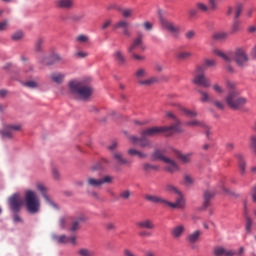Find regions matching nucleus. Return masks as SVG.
Here are the masks:
<instances>
[{
  "label": "nucleus",
  "mask_w": 256,
  "mask_h": 256,
  "mask_svg": "<svg viewBox=\"0 0 256 256\" xmlns=\"http://www.w3.org/2000/svg\"><path fill=\"white\" fill-rule=\"evenodd\" d=\"M72 95H77L83 101H87L93 95V86L85 80H72L68 83Z\"/></svg>",
  "instance_id": "obj_1"
},
{
  "label": "nucleus",
  "mask_w": 256,
  "mask_h": 256,
  "mask_svg": "<svg viewBox=\"0 0 256 256\" xmlns=\"http://www.w3.org/2000/svg\"><path fill=\"white\" fill-rule=\"evenodd\" d=\"M215 55L221 57L225 63L235 61L238 67H247V63H249V55H247V52H245L243 48H238L235 52H230L228 54H225L220 50H215Z\"/></svg>",
  "instance_id": "obj_2"
},
{
  "label": "nucleus",
  "mask_w": 256,
  "mask_h": 256,
  "mask_svg": "<svg viewBox=\"0 0 256 256\" xmlns=\"http://www.w3.org/2000/svg\"><path fill=\"white\" fill-rule=\"evenodd\" d=\"M105 183H113V177L109 175H105L102 178H95L93 176H88L86 178V186L88 187L86 193L89 195V197H92V199H95L96 201H99L101 197L99 196V192L92 189H99L105 185Z\"/></svg>",
  "instance_id": "obj_3"
},
{
  "label": "nucleus",
  "mask_w": 256,
  "mask_h": 256,
  "mask_svg": "<svg viewBox=\"0 0 256 256\" xmlns=\"http://www.w3.org/2000/svg\"><path fill=\"white\" fill-rule=\"evenodd\" d=\"M25 207L28 213L31 215L37 214L41 209V201L39 200V196H37V192L33 190H27L25 192Z\"/></svg>",
  "instance_id": "obj_4"
},
{
  "label": "nucleus",
  "mask_w": 256,
  "mask_h": 256,
  "mask_svg": "<svg viewBox=\"0 0 256 256\" xmlns=\"http://www.w3.org/2000/svg\"><path fill=\"white\" fill-rule=\"evenodd\" d=\"M225 101L228 107L234 111H239V109L247 105V98L239 96V92L237 90H230Z\"/></svg>",
  "instance_id": "obj_5"
},
{
  "label": "nucleus",
  "mask_w": 256,
  "mask_h": 256,
  "mask_svg": "<svg viewBox=\"0 0 256 256\" xmlns=\"http://www.w3.org/2000/svg\"><path fill=\"white\" fill-rule=\"evenodd\" d=\"M144 37L145 35L143 34V32H138L132 44L127 48L128 53H131V57L135 61H145V56L134 53V51L137 49H141V51H145V45L143 44Z\"/></svg>",
  "instance_id": "obj_6"
},
{
  "label": "nucleus",
  "mask_w": 256,
  "mask_h": 256,
  "mask_svg": "<svg viewBox=\"0 0 256 256\" xmlns=\"http://www.w3.org/2000/svg\"><path fill=\"white\" fill-rule=\"evenodd\" d=\"M205 71V66H197L192 83L199 87H203L204 89H209V87H211V80L205 76Z\"/></svg>",
  "instance_id": "obj_7"
},
{
  "label": "nucleus",
  "mask_w": 256,
  "mask_h": 256,
  "mask_svg": "<svg viewBox=\"0 0 256 256\" xmlns=\"http://www.w3.org/2000/svg\"><path fill=\"white\" fill-rule=\"evenodd\" d=\"M134 77L136 78L138 85H141L142 87H151V85H155V83L159 81L157 77L145 79V77H147V69L145 68H138L134 73Z\"/></svg>",
  "instance_id": "obj_8"
},
{
  "label": "nucleus",
  "mask_w": 256,
  "mask_h": 256,
  "mask_svg": "<svg viewBox=\"0 0 256 256\" xmlns=\"http://www.w3.org/2000/svg\"><path fill=\"white\" fill-rule=\"evenodd\" d=\"M160 25L164 31H167L173 37H178L179 33H181V28L179 25L175 24L171 20L160 18Z\"/></svg>",
  "instance_id": "obj_9"
},
{
  "label": "nucleus",
  "mask_w": 256,
  "mask_h": 256,
  "mask_svg": "<svg viewBox=\"0 0 256 256\" xmlns=\"http://www.w3.org/2000/svg\"><path fill=\"white\" fill-rule=\"evenodd\" d=\"M166 117H168V119H172L174 121V123L170 126H162V127L167 129L166 132L167 133H180V131H181V120H179V118H177V115H175L171 111H167L166 112Z\"/></svg>",
  "instance_id": "obj_10"
},
{
  "label": "nucleus",
  "mask_w": 256,
  "mask_h": 256,
  "mask_svg": "<svg viewBox=\"0 0 256 256\" xmlns=\"http://www.w3.org/2000/svg\"><path fill=\"white\" fill-rule=\"evenodd\" d=\"M167 129L169 128H165L163 126H154L151 128H147L141 131L140 135L143 138H149V137H157V135H161L162 133H167Z\"/></svg>",
  "instance_id": "obj_11"
},
{
  "label": "nucleus",
  "mask_w": 256,
  "mask_h": 256,
  "mask_svg": "<svg viewBox=\"0 0 256 256\" xmlns=\"http://www.w3.org/2000/svg\"><path fill=\"white\" fill-rule=\"evenodd\" d=\"M21 129H23L21 124H8L1 131V135L6 139H13V137H15V133L21 131Z\"/></svg>",
  "instance_id": "obj_12"
},
{
  "label": "nucleus",
  "mask_w": 256,
  "mask_h": 256,
  "mask_svg": "<svg viewBox=\"0 0 256 256\" xmlns=\"http://www.w3.org/2000/svg\"><path fill=\"white\" fill-rule=\"evenodd\" d=\"M8 203L13 213H19V211H21V207H23V198H21V195L16 193L9 198Z\"/></svg>",
  "instance_id": "obj_13"
},
{
  "label": "nucleus",
  "mask_w": 256,
  "mask_h": 256,
  "mask_svg": "<svg viewBox=\"0 0 256 256\" xmlns=\"http://www.w3.org/2000/svg\"><path fill=\"white\" fill-rule=\"evenodd\" d=\"M175 202H169L166 200V205L170 207V209H185V195L183 192H179L174 195Z\"/></svg>",
  "instance_id": "obj_14"
},
{
  "label": "nucleus",
  "mask_w": 256,
  "mask_h": 256,
  "mask_svg": "<svg viewBox=\"0 0 256 256\" xmlns=\"http://www.w3.org/2000/svg\"><path fill=\"white\" fill-rule=\"evenodd\" d=\"M196 9L200 13H207L208 11H217V2L215 0H209V6L203 2H198L196 4Z\"/></svg>",
  "instance_id": "obj_15"
},
{
  "label": "nucleus",
  "mask_w": 256,
  "mask_h": 256,
  "mask_svg": "<svg viewBox=\"0 0 256 256\" xmlns=\"http://www.w3.org/2000/svg\"><path fill=\"white\" fill-rule=\"evenodd\" d=\"M36 188L40 191L42 194L43 198L45 199L47 205L50 207H53L54 209H58L57 204H55L52 200L51 197L47 195V188L43 184H37Z\"/></svg>",
  "instance_id": "obj_16"
},
{
  "label": "nucleus",
  "mask_w": 256,
  "mask_h": 256,
  "mask_svg": "<svg viewBox=\"0 0 256 256\" xmlns=\"http://www.w3.org/2000/svg\"><path fill=\"white\" fill-rule=\"evenodd\" d=\"M170 235L173 239H181L185 235V225L178 224L174 226L170 231Z\"/></svg>",
  "instance_id": "obj_17"
},
{
  "label": "nucleus",
  "mask_w": 256,
  "mask_h": 256,
  "mask_svg": "<svg viewBox=\"0 0 256 256\" xmlns=\"http://www.w3.org/2000/svg\"><path fill=\"white\" fill-rule=\"evenodd\" d=\"M163 163L166 164V171H168L169 173H175L179 171V165L177 164V162H175V160L166 157L163 158Z\"/></svg>",
  "instance_id": "obj_18"
},
{
  "label": "nucleus",
  "mask_w": 256,
  "mask_h": 256,
  "mask_svg": "<svg viewBox=\"0 0 256 256\" xmlns=\"http://www.w3.org/2000/svg\"><path fill=\"white\" fill-rule=\"evenodd\" d=\"M214 255L215 256H235L237 252L235 250L226 249L223 246H217L214 248Z\"/></svg>",
  "instance_id": "obj_19"
},
{
  "label": "nucleus",
  "mask_w": 256,
  "mask_h": 256,
  "mask_svg": "<svg viewBox=\"0 0 256 256\" xmlns=\"http://www.w3.org/2000/svg\"><path fill=\"white\" fill-rule=\"evenodd\" d=\"M85 221H87V216L83 214L79 215L76 218H73L70 226V231L72 232L78 231L79 225H81V223H85Z\"/></svg>",
  "instance_id": "obj_20"
},
{
  "label": "nucleus",
  "mask_w": 256,
  "mask_h": 256,
  "mask_svg": "<svg viewBox=\"0 0 256 256\" xmlns=\"http://www.w3.org/2000/svg\"><path fill=\"white\" fill-rule=\"evenodd\" d=\"M112 159L118 163V165H131V161L125 158L121 152H114Z\"/></svg>",
  "instance_id": "obj_21"
},
{
  "label": "nucleus",
  "mask_w": 256,
  "mask_h": 256,
  "mask_svg": "<svg viewBox=\"0 0 256 256\" xmlns=\"http://www.w3.org/2000/svg\"><path fill=\"white\" fill-rule=\"evenodd\" d=\"M146 201H150V203H156L157 205H166L167 200L165 198L159 197L157 195L146 194Z\"/></svg>",
  "instance_id": "obj_22"
},
{
  "label": "nucleus",
  "mask_w": 256,
  "mask_h": 256,
  "mask_svg": "<svg viewBox=\"0 0 256 256\" xmlns=\"http://www.w3.org/2000/svg\"><path fill=\"white\" fill-rule=\"evenodd\" d=\"M136 227H138L139 229L153 230L155 229V223H153V221L150 219H145L137 222Z\"/></svg>",
  "instance_id": "obj_23"
},
{
  "label": "nucleus",
  "mask_w": 256,
  "mask_h": 256,
  "mask_svg": "<svg viewBox=\"0 0 256 256\" xmlns=\"http://www.w3.org/2000/svg\"><path fill=\"white\" fill-rule=\"evenodd\" d=\"M113 57L114 61L118 63V65H125V63H127V58L121 50H116L113 54Z\"/></svg>",
  "instance_id": "obj_24"
},
{
  "label": "nucleus",
  "mask_w": 256,
  "mask_h": 256,
  "mask_svg": "<svg viewBox=\"0 0 256 256\" xmlns=\"http://www.w3.org/2000/svg\"><path fill=\"white\" fill-rule=\"evenodd\" d=\"M75 2L73 0H56V7L58 9H73Z\"/></svg>",
  "instance_id": "obj_25"
},
{
  "label": "nucleus",
  "mask_w": 256,
  "mask_h": 256,
  "mask_svg": "<svg viewBox=\"0 0 256 256\" xmlns=\"http://www.w3.org/2000/svg\"><path fill=\"white\" fill-rule=\"evenodd\" d=\"M201 235H203V232L201 230H195L194 232L190 233L187 237L188 243L191 245L197 243L199 239H201Z\"/></svg>",
  "instance_id": "obj_26"
},
{
  "label": "nucleus",
  "mask_w": 256,
  "mask_h": 256,
  "mask_svg": "<svg viewBox=\"0 0 256 256\" xmlns=\"http://www.w3.org/2000/svg\"><path fill=\"white\" fill-rule=\"evenodd\" d=\"M50 79L53 83H56V85H61L63 81H65V74L61 72H54L50 75Z\"/></svg>",
  "instance_id": "obj_27"
},
{
  "label": "nucleus",
  "mask_w": 256,
  "mask_h": 256,
  "mask_svg": "<svg viewBox=\"0 0 256 256\" xmlns=\"http://www.w3.org/2000/svg\"><path fill=\"white\" fill-rule=\"evenodd\" d=\"M236 158L238 161V167L240 169L241 175H245V169L247 167V162L245 161V157H243V154H237Z\"/></svg>",
  "instance_id": "obj_28"
},
{
  "label": "nucleus",
  "mask_w": 256,
  "mask_h": 256,
  "mask_svg": "<svg viewBox=\"0 0 256 256\" xmlns=\"http://www.w3.org/2000/svg\"><path fill=\"white\" fill-rule=\"evenodd\" d=\"M186 127H201L202 129H209V126L205 124L203 121H199L197 119L190 120L185 123Z\"/></svg>",
  "instance_id": "obj_29"
},
{
  "label": "nucleus",
  "mask_w": 256,
  "mask_h": 256,
  "mask_svg": "<svg viewBox=\"0 0 256 256\" xmlns=\"http://www.w3.org/2000/svg\"><path fill=\"white\" fill-rule=\"evenodd\" d=\"M179 110L181 111V113H183V115H185V117H189L190 119H195V117L199 115L196 110H191L183 106H180Z\"/></svg>",
  "instance_id": "obj_30"
},
{
  "label": "nucleus",
  "mask_w": 256,
  "mask_h": 256,
  "mask_svg": "<svg viewBox=\"0 0 256 256\" xmlns=\"http://www.w3.org/2000/svg\"><path fill=\"white\" fill-rule=\"evenodd\" d=\"M127 154L130 155V157H139V159H146L147 154L135 149V148H130L127 151Z\"/></svg>",
  "instance_id": "obj_31"
},
{
  "label": "nucleus",
  "mask_w": 256,
  "mask_h": 256,
  "mask_svg": "<svg viewBox=\"0 0 256 256\" xmlns=\"http://www.w3.org/2000/svg\"><path fill=\"white\" fill-rule=\"evenodd\" d=\"M244 210H245V215H246V233H251V227L253 225V220H251V217L247 215V201H244Z\"/></svg>",
  "instance_id": "obj_32"
},
{
  "label": "nucleus",
  "mask_w": 256,
  "mask_h": 256,
  "mask_svg": "<svg viewBox=\"0 0 256 256\" xmlns=\"http://www.w3.org/2000/svg\"><path fill=\"white\" fill-rule=\"evenodd\" d=\"M192 156H193L192 153L183 154L181 152H177V158L179 159V161H181V163H184V164L191 163Z\"/></svg>",
  "instance_id": "obj_33"
},
{
  "label": "nucleus",
  "mask_w": 256,
  "mask_h": 256,
  "mask_svg": "<svg viewBox=\"0 0 256 256\" xmlns=\"http://www.w3.org/2000/svg\"><path fill=\"white\" fill-rule=\"evenodd\" d=\"M215 197V193L211 191H205L204 192V207L207 208L209 205H211V200Z\"/></svg>",
  "instance_id": "obj_34"
},
{
  "label": "nucleus",
  "mask_w": 256,
  "mask_h": 256,
  "mask_svg": "<svg viewBox=\"0 0 256 256\" xmlns=\"http://www.w3.org/2000/svg\"><path fill=\"white\" fill-rule=\"evenodd\" d=\"M198 93L200 94V101L201 103H212L211 95H209L207 92L199 89Z\"/></svg>",
  "instance_id": "obj_35"
},
{
  "label": "nucleus",
  "mask_w": 256,
  "mask_h": 256,
  "mask_svg": "<svg viewBox=\"0 0 256 256\" xmlns=\"http://www.w3.org/2000/svg\"><path fill=\"white\" fill-rule=\"evenodd\" d=\"M164 191L166 193H170L171 195H177V193L181 192V190H179V188H177L176 186H174L172 184H166L164 186Z\"/></svg>",
  "instance_id": "obj_36"
},
{
  "label": "nucleus",
  "mask_w": 256,
  "mask_h": 256,
  "mask_svg": "<svg viewBox=\"0 0 256 256\" xmlns=\"http://www.w3.org/2000/svg\"><path fill=\"white\" fill-rule=\"evenodd\" d=\"M52 239L53 241H56V243L60 244L69 243V237H67L66 235L57 236V234H53Z\"/></svg>",
  "instance_id": "obj_37"
},
{
  "label": "nucleus",
  "mask_w": 256,
  "mask_h": 256,
  "mask_svg": "<svg viewBox=\"0 0 256 256\" xmlns=\"http://www.w3.org/2000/svg\"><path fill=\"white\" fill-rule=\"evenodd\" d=\"M45 43V40L43 38H38L34 45V51L35 53H41L43 51V44Z\"/></svg>",
  "instance_id": "obj_38"
},
{
  "label": "nucleus",
  "mask_w": 256,
  "mask_h": 256,
  "mask_svg": "<svg viewBox=\"0 0 256 256\" xmlns=\"http://www.w3.org/2000/svg\"><path fill=\"white\" fill-rule=\"evenodd\" d=\"M131 195H133V193L130 190H122L119 193V199L122 201H129V199H131Z\"/></svg>",
  "instance_id": "obj_39"
},
{
  "label": "nucleus",
  "mask_w": 256,
  "mask_h": 256,
  "mask_svg": "<svg viewBox=\"0 0 256 256\" xmlns=\"http://www.w3.org/2000/svg\"><path fill=\"white\" fill-rule=\"evenodd\" d=\"M227 37H229V34L227 32H216L213 35V39H215V41H225Z\"/></svg>",
  "instance_id": "obj_40"
},
{
  "label": "nucleus",
  "mask_w": 256,
  "mask_h": 256,
  "mask_svg": "<svg viewBox=\"0 0 256 256\" xmlns=\"http://www.w3.org/2000/svg\"><path fill=\"white\" fill-rule=\"evenodd\" d=\"M241 13H243V4L237 3L234 8V19L237 20L238 17H241Z\"/></svg>",
  "instance_id": "obj_41"
},
{
  "label": "nucleus",
  "mask_w": 256,
  "mask_h": 256,
  "mask_svg": "<svg viewBox=\"0 0 256 256\" xmlns=\"http://www.w3.org/2000/svg\"><path fill=\"white\" fill-rule=\"evenodd\" d=\"M249 147L251 151L254 153V155H256V134L250 136Z\"/></svg>",
  "instance_id": "obj_42"
},
{
  "label": "nucleus",
  "mask_w": 256,
  "mask_h": 256,
  "mask_svg": "<svg viewBox=\"0 0 256 256\" xmlns=\"http://www.w3.org/2000/svg\"><path fill=\"white\" fill-rule=\"evenodd\" d=\"M176 57L180 61H185V59H189V57H191V52L181 51L176 54Z\"/></svg>",
  "instance_id": "obj_43"
},
{
  "label": "nucleus",
  "mask_w": 256,
  "mask_h": 256,
  "mask_svg": "<svg viewBox=\"0 0 256 256\" xmlns=\"http://www.w3.org/2000/svg\"><path fill=\"white\" fill-rule=\"evenodd\" d=\"M129 27V22L126 20H120L114 25V29H127Z\"/></svg>",
  "instance_id": "obj_44"
},
{
  "label": "nucleus",
  "mask_w": 256,
  "mask_h": 256,
  "mask_svg": "<svg viewBox=\"0 0 256 256\" xmlns=\"http://www.w3.org/2000/svg\"><path fill=\"white\" fill-rule=\"evenodd\" d=\"M78 255H80V256H95V252H93L92 250H89L87 248H81L78 251Z\"/></svg>",
  "instance_id": "obj_45"
},
{
  "label": "nucleus",
  "mask_w": 256,
  "mask_h": 256,
  "mask_svg": "<svg viewBox=\"0 0 256 256\" xmlns=\"http://www.w3.org/2000/svg\"><path fill=\"white\" fill-rule=\"evenodd\" d=\"M139 146L142 149H145L147 147H151V141H149L147 138H143V136H141Z\"/></svg>",
  "instance_id": "obj_46"
},
{
  "label": "nucleus",
  "mask_w": 256,
  "mask_h": 256,
  "mask_svg": "<svg viewBox=\"0 0 256 256\" xmlns=\"http://www.w3.org/2000/svg\"><path fill=\"white\" fill-rule=\"evenodd\" d=\"M22 85L28 89H37V87H39V84L36 81H26L23 82Z\"/></svg>",
  "instance_id": "obj_47"
},
{
  "label": "nucleus",
  "mask_w": 256,
  "mask_h": 256,
  "mask_svg": "<svg viewBox=\"0 0 256 256\" xmlns=\"http://www.w3.org/2000/svg\"><path fill=\"white\" fill-rule=\"evenodd\" d=\"M163 161V159H167V157L163 156L161 151L156 150L153 155H152V161H157V160Z\"/></svg>",
  "instance_id": "obj_48"
},
{
  "label": "nucleus",
  "mask_w": 256,
  "mask_h": 256,
  "mask_svg": "<svg viewBox=\"0 0 256 256\" xmlns=\"http://www.w3.org/2000/svg\"><path fill=\"white\" fill-rule=\"evenodd\" d=\"M142 167H143L144 171H147V172L157 171V169H159V166H155V165L149 164V163H144Z\"/></svg>",
  "instance_id": "obj_49"
},
{
  "label": "nucleus",
  "mask_w": 256,
  "mask_h": 256,
  "mask_svg": "<svg viewBox=\"0 0 256 256\" xmlns=\"http://www.w3.org/2000/svg\"><path fill=\"white\" fill-rule=\"evenodd\" d=\"M71 221V217L66 216L59 219V225L62 229L67 227V222Z\"/></svg>",
  "instance_id": "obj_50"
},
{
  "label": "nucleus",
  "mask_w": 256,
  "mask_h": 256,
  "mask_svg": "<svg viewBox=\"0 0 256 256\" xmlns=\"http://www.w3.org/2000/svg\"><path fill=\"white\" fill-rule=\"evenodd\" d=\"M125 19H129L133 15V9H121L119 10Z\"/></svg>",
  "instance_id": "obj_51"
},
{
  "label": "nucleus",
  "mask_w": 256,
  "mask_h": 256,
  "mask_svg": "<svg viewBox=\"0 0 256 256\" xmlns=\"http://www.w3.org/2000/svg\"><path fill=\"white\" fill-rule=\"evenodd\" d=\"M23 31H17L14 34H12L11 39L12 41H21L23 39Z\"/></svg>",
  "instance_id": "obj_52"
},
{
  "label": "nucleus",
  "mask_w": 256,
  "mask_h": 256,
  "mask_svg": "<svg viewBox=\"0 0 256 256\" xmlns=\"http://www.w3.org/2000/svg\"><path fill=\"white\" fill-rule=\"evenodd\" d=\"M76 41L77 43H89V36L85 34L78 35Z\"/></svg>",
  "instance_id": "obj_53"
},
{
  "label": "nucleus",
  "mask_w": 256,
  "mask_h": 256,
  "mask_svg": "<svg viewBox=\"0 0 256 256\" xmlns=\"http://www.w3.org/2000/svg\"><path fill=\"white\" fill-rule=\"evenodd\" d=\"M7 29H9V20L5 19L0 21V33L7 31Z\"/></svg>",
  "instance_id": "obj_54"
},
{
  "label": "nucleus",
  "mask_w": 256,
  "mask_h": 256,
  "mask_svg": "<svg viewBox=\"0 0 256 256\" xmlns=\"http://www.w3.org/2000/svg\"><path fill=\"white\" fill-rule=\"evenodd\" d=\"M103 164L101 162H96L90 167V171L95 172V171H103Z\"/></svg>",
  "instance_id": "obj_55"
},
{
  "label": "nucleus",
  "mask_w": 256,
  "mask_h": 256,
  "mask_svg": "<svg viewBox=\"0 0 256 256\" xmlns=\"http://www.w3.org/2000/svg\"><path fill=\"white\" fill-rule=\"evenodd\" d=\"M215 65H217V62L215 60H205L204 61V65H201L200 67H205V69H207V67H215Z\"/></svg>",
  "instance_id": "obj_56"
},
{
  "label": "nucleus",
  "mask_w": 256,
  "mask_h": 256,
  "mask_svg": "<svg viewBox=\"0 0 256 256\" xmlns=\"http://www.w3.org/2000/svg\"><path fill=\"white\" fill-rule=\"evenodd\" d=\"M74 57H75L76 59H85L86 57H89V53L83 52V51H79V52H76V53L74 54Z\"/></svg>",
  "instance_id": "obj_57"
},
{
  "label": "nucleus",
  "mask_w": 256,
  "mask_h": 256,
  "mask_svg": "<svg viewBox=\"0 0 256 256\" xmlns=\"http://www.w3.org/2000/svg\"><path fill=\"white\" fill-rule=\"evenodd\" d=\"M128 139L132 145H139L141 141V137L139 138L137 136H129Z\"/></svg>",
  "instance_id": "obj_58"
},
{
  "label": "nucleus",
  "mask_w": 256,
  "mask_h": 256,
  "mask_svg": "<svg viewBox=\"0 0 256 256\" xmlns=\"http://www.w3.org/2000/svg\"><path fill=\"white\" fill-rule=\"evenodd\" d=\"M52 175L56 181H59L61 179V174L59 173V169L57 168L52 169Z\"/></svg>",
  "instance_id": "obj_59"
},
{
  "label": "nucleus",
  "mask_w": 256,
  "mask_h": 256,
  "mask_svg": "<svg viewBox=\"0 0 256 256\" xmlns=\"http://www.w3.org/2000/svg\"><path fill=\"white\" fill-rule=\"evenodd\" d=\"M184 183H185V185H193V183H195V181L193 180V178L190 175H185Z\"/></svg>",
  "instance_id": "obj_60"
},
{
  "label": "nucleus",
  "mask_w": 256,
  "mask_h": 256,
  "mask_svg": "<svg viewBox=\"0 0 256 256\" xmlns=\"http://www.w3.org/2000/svg\"><path fill=\"white\" fill-rule=\"evenodd\" d=\"M214 107H217V109H220V111H223V109H225V104H223V102H219L217 100L212 101Z\"/></svg>",
  "instance_id": "obj_61"
},
{
  "label": "nucleus",
  "mask_w": 256,
  "mask_h": 256,
  "mask_svg": "<svg viewBox=\"0 0 256 256\" xmlns=\"http://www.w3.org/2000/svg\"><path fill=\"white\" fill-rule=\"evenodd\" d=\"M237 31H239V21L235 20L231 28V33H237Z\"/></svg>",
  "instance_id": "obj_62"
},
{
  "label": "nucleus",
  "mask_w": 256,
  "mask_h": 256,
  "mask_svg": "<svg viewBox=\"0 0 256 256\" xmlns=\"http://www.w3.org/2000/svg\"><path fill=\"white\" fill-rule=\"evenodd\" d=\"M185 37H186V39H188V40L194 39V37H195V31H193V30L187 31V32L185 33Z\"/></svg>",
  "instance_id": "obj_63"
},
{
  "label": "nucleus",
  "mask_w": 256,
  "mask_h": 256,
  "mask_svg": "<svg viewBox=\"0 0 256 256\" xmlns=\"http://www.w3.org/2000/svg\"><path fill=\"white\" fill-rule=\"evenodd\" d=\"M213 90H214L216 93H219V94L224 93L223 88H222L221 86H219V84H214V85H213Z\"/></svg>",
  "instance_id": "obj_64"
}]
</instances>
